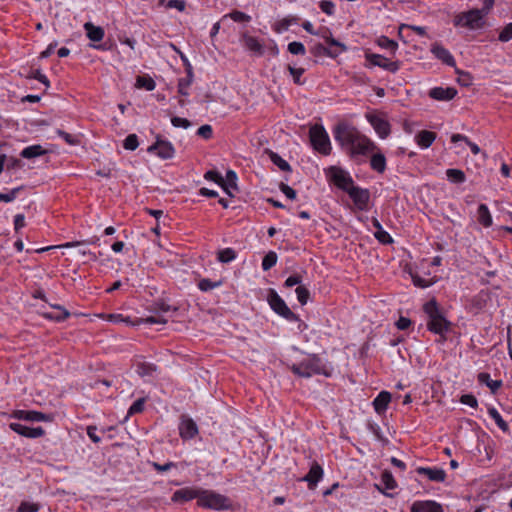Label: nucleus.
Masks as SVG:
<instances>
[{
	"label": "nucleus",
	"mask_w": 512,
	"mask_h": 512,
	"mask_svg": "<svg viewBox=\"0 0 512 512\" xmlns=\"http://www.w3.org/2000/svg\"><path fill=\"white\" fill-rule=\"evenodd\" d=\"M423 311L428 316L427 328L429 331L444 336L450 330L451 323L445 318L434 298L423 305Z\"/></svg>",
	"instance_id": "1"
},
{
	"label": "nucleus",
	"mask_w": 512,
	"mask_h": 512,
	"mask_svg": "<svg viewBox=\"0 0 512 512\" xmlns=\"http://www.w3.org/2000/svg\"><path fill=\"white\" fill-rule=\"evenodd\" d=\"M291 371L299 376L304 378H309L312 375H325L329 376V373L326 370V366L323 363L322 359L318 355H312L309 358L304 359L298 364H293L291 366Z\"/></svg>",
	"instance_id": "2"
},
{
	"label": "nucleus",
	"mask_w": 512,
	"mask_h": 512,
	"mask_svg": "<svg viewBox=\"0 0 512 512\" xmlns=\"http://www.w3.org/2000/svg\"><path fill=\"white\" fill-rule=\"evenodd\" d=\"M198 506L217 511L227 510L231 508V501L228 497L222 494L201 488Z\"/></svg>",
	"instance_id": "3"
},
{
	"label": "nucleus",
	"mask_w": 512,
	"mask_h": 512,
	"mask_svg": "<svg viewBox=\"0 0 512 512\" xmlns=\"http://www.w3.org/2000/svg\"><path fill=\"white\" fill-rule=\"evenodd\" d=\"M309 137L312 147L322 155L331 153L329 136L322 125H314L309 130Z\"/></svg>",
	"instance_id": "4"
},
{
	"label": "nucleus",
	"mask_w": 512,
	"mask_h": 512,
	"mask_svg": "<svg viewBox=\"0 0 512 512\" xmlns=\"http://www.w3.org/2000/svg\"><path fill=\"white\" fill-rule=\"evenodd\" d=\"M328 180L333 183L338 189L348 192L350 187H354V180L351 175L341 167L330 166L326 170Z\"/></svg>",
	"instance_id": "5"
},
{
	"label": "nucleus",
	"mask_w": 512,
	"mask_h": 512,
	"mask_svg": "<svg viewBox=\"0 0 512 512\" xmlns=\"http://www.w3.org/2000/svg\"><path fill=\"white\" fill-rule=\"evenodd\" d=\"M271 309L281 317L290 322L298 321L299 317L287 306L285 301L278 295L274 289H270L267 297Z\"/></svg>",
	"instance_id": "6"
},
{
	"label": "nucleus",
	"mask_w": 512,
	"mask_h": 512,
	"mask_svg": "<svg viewBox=\"0 0 512 512\" xmlns=\"http://www.w3.org/2000/svg\"><path fill=\"white\" fill-rule=\"evenodd\" d=\"M334 138L342 146L349 148L359 135V131L346 123H339L334 128Z\"/></svg>",
	"instance_id": "7"
},
{
	"label": "nucleus",
	"mask_w": 512,
	"mask_h": 512,
	"mask_svg": "<svg viewBox=\"0 0 512 512\" xmlns=\"http://www.w3.org/2000/svg\"><path fill=\"white\" fill-rule=\"evenodd\" d=\"M485 13L479 9H472L462 13L455 18V25H460L470 29L479 28L482 25V19Z\"/></svg>",
	"instance_id": "8"
},
{
	"label": "nucleus",
	"mask_w": 512,
	"mask_h": 512,
	"mask_svg": "<svg viewBox=\"0 0 512 512\" xmlns=\"http://www.w3.org/2000/svg\"><path fill=\"white\" fill-rule=\"evenodd\" d=\"M347 194L352 199L357 210L368 211L370 209V191L368 189L354 186L350 187Z\"/></svg>",
	"instance_id": "9"
},
{
	"label": "nucleus",
	"mask_w": 512,
	"mask_h": 512,
	"mask_svg": "<svg viewBox=\"0 0 512 512\" xmlns=\"http://www.w3.org/2000/svg\"><path fill=\"white\" fill-rule=\"evenodd\" d=\"M350 156L367 155L378 150V147L365 135L359 133L357 140L348 148Z\"/></svg>",
	"instance_id": "10"
},
{
	"label": "nucleus",
	"mask_w": 512,
	"mask_h": 512,
	"mask_svg": "<svg viewBox=\"0 0 512 512\" xmlns=\"http://www.w3.org/2000/svg\"><path fill=\"white\" fill-rule=\"evenodd\" d=\"M365 58L372 66H378L392 73H396L401 66L400 61H389L380 54L366 53Z\"/></svg>",
	"instance_id": "11"
},
{
	"label": "nucleus",
	"mask_w": 512,
	"mask_h": 512,
	"mask_svg": "<svg viewBox=\"0 0 512 512\" xmlns=\"http://www.w3.org/2000/svg\"><path fill=\"white\" fill-rule=\"evenodd\" d=\"M366 119L380 138L385 139L389 136L391 132V126L386 119L371 113L366 114Z\"/></svg>",
	"instance_id": "12"
},
{
	"label": "nucleus",
	"mask_w": 512,
	"mask_h": 512,
	"mask_svg": "<svg viewBox=\"0 0 512 512\" xmlns=\"http://www.w3.org/2000/svg\"><path fill=\"white\" fill-rule=\"evenodd\" d=\"M430 52L433 54V56L441 61L443 64L455 67L456 61L453 57V55L450 53L448 49H446L441 43L434 42L431 44Z\"/></svg>",
	"instance_id": "13"
},
{
	"label": "nucleus",
	"mask_w": 512,
	"mask_h": 512,
	"mask_svg": "<svg viewBox=\"0 0 512 512\" xmlns=\"http://www.w3.org/2000/svg\"><path fill=\"white\" fill-rule=\"evenodd\" d=\"M9 427L15 433L26 438H39L45 434V430L40 426L33 428L20 423L13 422L9 424Z\"/></svg>",
	"instance_id": "14"
},
{
	"label": "nucleus",
	"mask_w": 512,
	"mask_h": 512,
	"mask_svg": "<svg viewBox=\"0 0 512 512\" xmlns=\"http://www.w3.org/2000/svg\"><path fill=\"white\" fill-rule=\"evenodd\" d=\"M200 491H201V488H196V487L181 488L174 492V494L172 496V501L173 502H181V503L190 501L192 499H197V501H198L199 496H200Z\"/></svg>",
	"instance_id": "15"
},
{
	"label": "nucleus",
	"mask_w": 512,
	"mask_h": 512,
	"mask_svg": "<svg viewBox=\"0 0 512 512\" xmlns=\"http://www.w3.org/2000/svg\"><path fill=\"white\" fill-rule=\"evenodd\" d=\"M179 434L183 440L193 439L198 434L197 424L191 418H183L179 424Z\"/></svg>",
	"instance_id": "16"
},
{
	"label": "nucleus",
	"mask_w": 512,
	"mask_h": 512,
	"mask_svg": "<svg viewBox=\"0 0 512 512\" xmlns=\"http://www.w3.org/2000/svg\"><path fill=\"white\" fill-rule=\"evenodd\" d=\"M417 474L425 475L430 481L444 482L446 479V472L442 468L437 467H418Z\"/></svg>",
	"instance_id": "17"
},
{
	"label": "nucleus",
	"mask_w": 512,
	"mask_h": 512,
	"mask_svg": "<svg viewBox=\"0 0 512 512\" xmlns=\"http://www.w3.org/2000/svg\"><path fill=\"white\" fill-rule=\"evenodd\" d=\"M457 95V90L453 87H434L429 91V96L438 101H449Z\"/></svg>",
	"instance_id": "18"
},
{
	"label": "nucleus",
	"mask_w": 512,
	"mask_h": 512,
	"mask_svg": "<svg viewBox=\"0 0 512 512\" xmlns=\"http://www.w3.org/2000/svg\"><path fill=\"white\" fill-rule=\"evenodd\" d=\"M411 512H444L441 504L432 501H415L411 506Z\"/></svg>",
	"instance_id": "19"
},
{
	"label": "nucleus",
	"mask_w": 512,
	"mask_h": 512,
	"mask_svg": "<svg viewBox=\"0 0 512 512\" xmlns=\"http://www.w3.org/2000/svg\"><path fill=\"white\" fill-rule=\"evenodd\" d=\"M322 476H323L322 467L317 462H313V464L310 467L309 472L306 474V476L303 478V480L308 482V486L310 489H314L316 487L317 483L322 478Z\"/></svg>",
	"instance_id": "20"
},
{
	"label": "nucleus",
	"mask_w": 512,
	"mask_h": 512,
	"mask_svg": "<svg viewBox=\"0 0 512 512\" xmlns=\"http://www.w3.org/2000/svg\"><path fill=\"white\" fill-rule=\"evenodd\" d=\"M242 41L246 49H248L249 51L253 52L258 56L263 55L264 46L256 37L244 33L242 35Z\"/></svg>",
	"instance_id": "21"
},
{
	"label": "nucleus",
	"mask_w": 512,
	"mask_h": 512,
	"mask_svg": "<svg viewBox=\"0 0 512 512\" xmlns=\"http://www.w3.org/2000/svg\"><path fill=\"white\" fill-rule=\"evenodd\" d=\"M13 417L21 420L32 421V422H40L47 421L48 416L44 413L37 411H25V410H17L13 413Z\"/></svg>",
	"instance_id": "22"
},
{
	"label": "nucleus",
	"mask_w": 512,
	"mask_h": 512,
	"mask_svg": "<svg viewBox=\"0 0 512 512\" xmlns=\"http://www.w3.org/2000/svg\"><path fill=\"white\" fill-rule=\"evenodd\" d=\"M391 401V394L388 391H381L373 401V407L378 414L384 413Z\"/></svg>",
	"instance_id": "23"
},
{
	"label": "nucleus",
	"mask_w": 512,
	"mask_h": 512,
	"mask_svg": "<svg viewBox=\"0 0 512 512\" xmlns=\"http://www.w3.org/2000/svg\"><path fill=\"white\" fill-rule=\"evenodd\" d=\"M84 30L86 31L87 37L93 42H100L105 35L102 27L95 26L91 22H86L84 24Z\"/></svg>",
	"instance_id": "24"
},
{
	"label": "nucleus",
	"mask_w": 512,
	"mask_h": 512,
	"mask_svg": "<svg viewBox=\"0 0 512 512\" xmlns=\"http://www.w3.org/2000/svg\"><path fill=\"white\" fill-rule=\"evenodd\" d=\"M435 139L436 133L428 130H422L415 136V141L421 148H429Z\"/></svg>",
	"instance_id": "25"
},
{
	"label": "nucleus",
	"mask_w": 512,
	"mask_h": 512,
	"mask_svg": "<svg viewBox=\"0 0 512 512\" xmlns=\"http://www.w3.org/2000/svg\"><path fill=\"white\" fill-rule=\"evenodd\" d=\"M220 187L229 195L233 196L231 190H237V174L233 170H228L226 173V177L224 178V182L220 185Z\"/></svg>",
	"instance_id": "26"
},
{
	"label": "nucleus",
	"mask_w": 512,
	"mask_h": 512,
	"mask_svg": "<svg viewBox=\"0 0 512 512\" xmlns=\"http://www.w3.org/2000/svg\"><path fill=\"white\" fill-rule=\"evenodd\" d=\"M477 220L484 227L492 225V216L486 204H480L477 210Z\"/></svg>",
	"instance_id": "27"
},
{
	"label": "nucleus",
	"mask_w": 512,
	"mask_h": 512,
	"mask_svg": "<svg viewBox=\"0 0 512 512\" xmlns=\"http://www.w3.org/2000/svg\"><path fill=\"white\" fill-rule=\"evenodd\" d=\"M266 153L268 154L271 162L274 165H276L281 171L290 172L292 170L290 164L286 160H284L278 153L269 149L266 150Z\"/></svg>",
	"instance_id": "28"
},
{
	"label": "nucleus",
	"mask_w": 512,
	"mask_h": 512,
	"mask_svg": "<svg viewBox=\"0 0 512 512\" xmlns=\"http://www.w3.org/2000/svg\"><path fill=\"white\" fill-rule=\"evenodd\" d=\"M371 169L383 173L386 170V157L382 153H374L370 159Z\"/></svg>",
	"instance_id": "29"
},
{
	"label": "nucleus",
	"mask_w": 512,
	"mask_h": 512,
	"mask_svg": "<svg viewBox=\"0 0 512 512\" xmlns=\"http://www.w3.org/2000/svg\"><path fill=\"white\" fill-rule=\"evenodd\" d=\"M123 323H126L127 325L131 326H138V325H146V324H158L160 323V317L159 316H149V317H141L137 318L135 320H132L130 317H125L124 320H122Z\"/></svg>",
	"instance_id": "30"
},
{
	"label": "nucleus",
	"mask_w": 512,
	"mask_h": 512,
	"mask_svg": "<svg viewBox=\"0 0 512 512\" xmlns=\"http://www.w3.org/2000/svg\"><path fill=\"white\" fill-rule=\"evenodd\" d=\"M478 381L481 384L488 386L493 393H495L502 386L501 380H492L490 378V374L486 372H481L478 374Z\"/></svg>",
	"instance_id": "31"
},
{
	"label": "nucleus",
	"mask_w": 512,
	"mask_h": 512,
	"mask_svg": "<svg viewBox=\"0 0 512 512\" xmlns=\"http://www.w3.org/2000/svg\"><path fill=\"white\" fill-rule=\"evenodd\" d=\"M46 154V150L41 145H31L24 148L20 155L25 159H32Z\"/></svg>",
	"instance_id": "32"
},
{
	"label": "nucleus",
	"mask_w": 512,
	"mask_h": 512,
	"mask_svg": "<svg viewBox=\"0 0 512 512\" xmlns=\"http://www.w3.org/2000/svg\"><path fill=\"white\" fill-rule=\"evenodd\" d=\"M52 307L54 309H56V311L50 312V313H44L43 315L45 318L60 322V321L67 319L70 316V313L64 307L59 306V305H55Z\"/></svg>",
	"instance_id": "33"
},
{
	"label": "nucleus",
	"mask_w": 512,
	"mask_h": 512,
	"mask_svg": "<svg viewBox=\"0 0 512 512\" xmlns=\"http://www.w3.org/2000/svg\"><path fill=\"white\" fill-rule=\"evenodd\" d=\"M311 53L315 56L326 55L335 58L339 55V51H334L332 47L327 48L324 45L318 43L311 48Z\"/></svg>",
	"instance_id": "34"
},
{
	"label": "nucleus",
	"mask_w": 512,
	"mask_h": 512,
	"mask_svg": "<svg viewBox=\"0 0 512 512\" xmlns=\"http://www.w3.org/2000/svg\"><path fill=\"white\" fill-rule=\"evenodd\" d=\"M448 180L455 184H461L466 181L465 173L460 169L450 168L446 170Z\"/></svg>",
	"instance_id": "35"
},
{
	"label": "nucleus",
	"mask_w": 512,
	"mask_h": 512,
	"mask_svg": "<svg viewBox=\"0 0 512 512\" xmlns=\"http://www.w3.org/2000/svg\"><path fill=\"white\" fill-rule=\"evenodd\" d=\"M488 414L490 415V417L495 421L497 426L503 432H508L509 431V426H508L507 422L502 418V416L500 415V413L497 411L496 408L490 407L488 409Z\"/></svg>",
	"instance_id": "36"
},
{
	"label": "nucleus",
	"mask_w": 512,
	"mask_h": 512,
	"mask_svg": "<svg viewBox=\"0 0 512 512\" xmlns=\"http://www.w3.org/2000/svg\"><path fill=\"white\" fill-rule=\"evenodd\" d=\"M136 87L151 91L156 87V82L148 75L138 76L136 79Z\"/></svg>",
	"instance_id": "37"
},
{
	"label": "nucleus",
	"mask_w": 512,
	"mask_h": 512,
	"mask_svg": "<svg viewBox=\"0 0 512 512\" xmlns=\"http://www.w3.org/2000/svg\"><path fill=\"white\" fill-rule=\"evenodd\" d=\"M377 45L382 49L390 51L392 54H395L398 49V43L386 36H380L377 39Z\"/></svg>",
	"instance_id": "38"
},
{
	"label": "nucleus",
	"mask_w": 512,
	"mask_h": 512,
	"mask_svg": "<svg viewBox=\"0 0 512 512\" xmlns=\"http://www.w3.org/2000/svg\"><path fill=\"white\" fill-rule=\"evenodd\" d=\"M454 68H455V73L458 75L457 82L461 86H464V87L470 86L472 84V79H473L471 74L469 72L460 70L456 66Z\"/></svg>",
	"instance_id": "39"
},
{
	"label": "nucleus",
	"mask_w": 512,
	"mask_h": 512,
	"mask_svg": "<svg viewBox=\"0 0 512 512\" xmlns=\"http://www.w3.org/2000/svg\"><path fill=\"white\" fill-rule=\"evenodd\" d=\"M277 254L274 251H269L262 260V269L267 271L271 269L277 263Z\"/></svg>",
	"instance_id": "40"
},
{
	"label": "nucleus",
	"mask_w": 512,
	"mask_h": 512,
	"mask_svg": "<svg viewBox=\"0 0 512 512\" xmlns=\"http://www.w3.org/2000/svg\"><path fill=\"white\" fill-rule=\"evenodd\" d=\"M222 281H211L208 278L201 279L198 283V287L201 291L207 292L214 288L220 287L222 285Z\"/></svg>",
	"instance_id": "41"
},
{
	"label": "nucleus",
	"mask_w": 512,
	"mask_h": 512,
	"mask_svg": "<svg viewBox=\"0 0 512 512\" xmlns=\"http://www.w3.org/2000/svg\"><path fill=\"white\" fill-rule=\"evenodd\" d=\"M217 258L222 263H229L236 258V252L232 248H225L218 252Z\"/></svg>",
	"instance_id": "42"
},
{
	"label": "nucleus",
	"mask_w": 512,
	"mask_h": 512,
	"mask_svg": "<svg viewBox=\"0 0 512 512\" xmlns=\"http://www.w3.org/2000/svg\"><path fill=\"white\" fill-rule=\"evenodd\" d=\"M162 6L182 12L186 8V2L184 0H162Z\"/></svg>",
	"instance_id": "43"
},
{
	"label": "nucleus",
	"mask_w": 512,
	"mask_h": 512,
	"mask_svg": "<svg viewBox=\"0 0 512 512\" xmlns=\"http://www.w3.org/2000/svg\"><path fill=\"white\" fill-rule=\"evenodd\" d=\"M287 69H288L290 75L292 76L295 84H297V85L304 84V81L301 80V77L305 72L304 68H302V67L296 68L291 65H288Z\"/></svg>",
	"instance_id": "44"
},
{
	"label": "nucleus",
	"mask_w": 512,
	"mask_h": 512,
	"mask_svg": "<svg viewBox=\"0 0 512 512\" xmlns=\"http://www.w3.org/2000/svg\"><path fill=\"white\" fill-rule=\"evenodd\" d=\"M297 294V299L300 302L301 305L307 304L309 298H310V291L302 285L297 286L295 290Z\"/></svg>",
	"instance_id": "45"
},
{
	"label": "nucleus",
	"mask_w": 512,
	"mask_h": 512,
	"mask_svg": "<svg viewBox=\"0 0 512 512\" xmlns=\"http://www.w3.org/2000/svg\"><path fill=\"white\" fill-rule=\"evenodd\" d=\"M224 17H229L235 22H250L251 21V17L248 14H246L242 11H239V10H234V11L230 12L229 14L225 15Z\"/></svg>",
	"instance_id": "46"
},
{
	"label": "nucleus",
	"mask_w": 512,
	"mask_h": 512,
	"mask_svg": "<svg viewBox=\"0 0 512 512\" xmlns=\"http://www.w3.org/2000/svg\"><path fill=\"white\" fill-rule=\"evenodd\" d=\"M288 51L293 55H305L306 49L303 43L293 41L288 44Z\"/></svg>",
	"instance_id": "47"
},
{
	"label": "nucleus",
	"mask_w": 512,
	"mask_h": 512,
	"mask_svg": "<svg viewBox=\"0 0 512 512\" xmlns=\"http://www.w3.org/2000/svg\"><path fill=\"white\" fill-rule=\"evenodd\" d=\"M297 22V18H294V17H291V18H284L282 20H280L276 26H275V31L278 32V33H281L283 31H286L289 29V27L293 24V23H296Z\"/></svg>",
	"instance_id": "48"
},
{
	"label": "nucleus",
	"mask_w": 512,
	"mask_h": 512,
	"mask_svg": "<svg viewBox=\"0 0 512 512\" xmlns=\"http://www.w3.org/2000/svg\"><path fill=\"white\" fill-rule=\"evenodd\" d=\"M139 145V142H138V137L136 134H129L124 142H123V147L126 149V150H135Z\"/></svg>",
	"instance_id": "49"
},
{
	"label": "nucleus",
	"mask_w": 512,
	"mask_h": 512,
	"mask_svg": "<svg viewBox=\"0 0 512 512\" xmlns=\"http://www.w3.org/2000/svg\"><path fill=\"white\" fill-rule=\"evenodd\" d=\"M175 150L172 144L168 141L162 140L161 156L162 159H170L174 156Z\"/></svg>",
	"instance_id": "50"
},
{
	"label": "nucleus",
	"mask_w": 512,
	"mask_h": 512,
	"mask_svg": "<svg viewBox=\"0 0 512 512\" xmlns=\"http://www.w3.org/2000/svg\"><path fill=\"white\" fill-rule=\"evenodd\" d=\"M204 179L208 180V181H213L215 182L216 184H218L219 186L222 184V182H224V178L222 177V175L216 171V170H208L205 174H204Z\"/></svg>",
	"instance_id": "51"
},
{
	"label": "nucleus",
	"mask_w": 512,
	"mask_h": 512,
	"mask_svg": "<svg viewBox=\"0 0 512 512\" xmlns=\"http://www.w3.org/2000/svg\"><path fill=\"white\" fill-rule=\"evenodd\" d=\"M57 134L64 139V141L72 146L78 145L80 143V140L77 136L71 135L61 129H58Z\"/></svg>",
	"instance_id": "52"
},
{
	"label": "nucleus",
	"mask_w": 512,
	"mask_h": 512,
	"mask_svg": "<svg viewBox=\"0 0 512 512\" xmlns=\"http://www.w3.org/2000/svg\"><path fill=\"white\" fill-rule=\"evenodd\" d=\"M374 237L381 243V244H391L393 243V238L391 235L385 231V230H379L374 233Z\"/></svg>",
	"instance_id": "53"
},
{
	"label": "nucleus",
	"mask_w": 512,
	"mask_h": 512,
	"mask_svg": "<svg viewBox=\"0 0 512 512\" xmlns=\"http://www.w3.org/2000/svg\"><path fill=\"white\" fill-rule=\"evenodd\" d=\"M381 481L384 484L386 489L392 490L396 487V481L394 480L392 474L388 471H385L381 476Z\"/></svg>",
	"instance_id": "54"
},
{
	"label": "nucleus",
	"mask_w": 512,
	"mask_h": 512,
	"mask_svg": "<svg viewBox=\"0 0 512 512\" xmlns=\"http://www.w3.org/2000/svg\"><path fill=\"white\" fill-rule=\"evenodd\" d=\"M39 509V504L24 501L19 505L17 512H38Z\"/></svg>",
	"instance_id": "55"
},
{
	"label": "nucleus",
	"mask_w": 512,
	"mask_h": 512,
	"mask_svg": "<svg viewBox=\"0 0 512 512\" xmlns=\"http://www.w3.org/2000/svg\"><path fill=\"white\" fill-rule=\"evenodd\" d=\"M499 41L508 42L512 39V22L507 24L498 36Z\"/></svg>",
	"instance_id": "56"
},
{
	"label": "nucleus",
	"mask_w": 512,
	"mask_h": 512,
	"mask_svg": "<svg viewBox=\"0 0 512 512\" xmlns=\"http://www.w3.org/2000/svg\"><path fill=\"white\" fill-rule=\"evenodd\" d=\"M27 78L36 79L39 82L43 83L46 87H49V80H48V78L44 74H42L41 71L38 70V69L31 71L27 75Z\"/></svg>",
	"instance_id": "57"
},
{
	"label": "nucleus",
	"mask_w": 512,
	"mask_h": 512,
	"mask_svg": "<svg viewBox=\"0 0 512 512\" xmlns=\"http://www.w3.org/2000/svg\"><path fill=\"white\" fill-rule=\"evenodd\" d=\"M171 123L176 128L187 129V128H189L191 126V122L188 119L182 118V117H178V116L172 117L171 118Z\"/></svg>",
	"instance_id": "58"
},
{
	"label": "nucleus",
	"mask_w": 512,
	"mask_h": 512,
	"mask_svg": "<svg viewBox=\"0 0 512 512\" xmlns=\"http://www.w3.org/2000/svg\"><path fill=\"white\" fill-rule=\"evenodd\" d=\"M22 190V186L12 189L9 193H0V201L12 202Z\"/></svg>",
	"instance_id": "59"
},
{
	"label": "nucleus",
	"mask_w": 512,
	"mask_h": 512,
	"mask_svg": "<svg viewBox=\"0 0 512 512\" xmlns=\"http://www.w3.org/2000/svg\"><path fill=\"white\" fill-rule=\"evenodd\" d=\"M197 135L202 137L203 139H211L213 135V130L211 125L205 124L198 128Z\"/></svg>",
	"instance_id": "60"
},
{
	"label": "nucleus",
	"mask_w": 512,
	"mask_h": 512,
	"mask_svg": "<svg viewBox=\"0 0 512 512\" xmlns=\"http://www.w3.org/2000/svg\"><path fill=\"white\" fill-rule=\"evenodd\" d=\"M144 398H140L138 400H136L129 408L128 410V415H133V414H136V413H140L143 411L144 409Z\"/></svg>",
	"instance_id": "61"
},
{
	"label": "nucleus",
	"mask_w": 512,
	"mask_h": 512,
	"mask_svg": "<svg viewBox=\"0 0 512 512\" xmlns=\"http://www.w3.org/2000/svg\"><path fill=\"white\" fill-rule=\"evenodd\" d=\"M412 281L413 284L419 288H427L433 283L431 280L424 279L417 274L412 276Z\"/></svg>",
	"instance_id": "62"
},
{
	"label": "nucleus",
	"mask_w": 512,
	"mask_h": 512,
	"mask_svg": "<svg viewBox=\"0 0 512 512\" xmlns=\"http://www.w3.org/2000/svg\"><path fill=\"white\" fill-rule=\"evenodd\" d=\"M460 402L462 404L468 405V406H470L472 408H476L478 406L477 399L472 394H464V395H462L461 398H460Z\"/></svg>",
	"instance_id": "63"
},
{
	"label": "nucleus",
	"mask_w": 512,
	"mask_h": 512,
	"mask_svg": "<svg viewBox=\"0 0 512 512\" xmlns=\"http://www.w3.org/2000/svg\"><path fill=\"white\" fill-rule=\"evenodd\" d=\"M301 282H302V277L299 274H294V275L289 276L285 280L284 286L287 288L293 287L295 285L299 286L301 284Z\"/></svg>",
	"instance_id": "64"
}]
</instances>
